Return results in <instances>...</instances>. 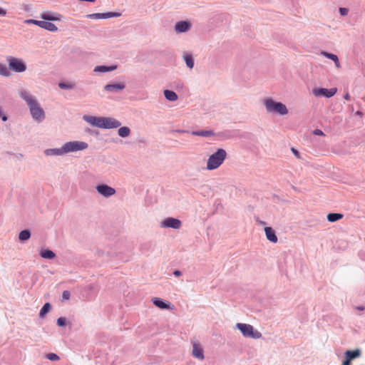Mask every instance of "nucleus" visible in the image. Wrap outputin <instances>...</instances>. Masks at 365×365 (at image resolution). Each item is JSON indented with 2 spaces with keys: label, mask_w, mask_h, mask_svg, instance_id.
<instances>
[{
  "label": "nucleus",
  "mask_w": 365,
  "mask_h": 365,
  "mask_svg": "<svg viewBox=\"0 0 365 365\" xmlns=\"http://www.w3.org/2000/svg\"><path fill=\"white\" fill-rule=\"evenodd\" d=\"M292 151L294 152V153L295 155H297L298 154V152L297 150H295L294 149H292Z\"/></svg>",
  "instance_id": "obj_46"
},
{
  "label": "nucleus",
  "mask_w": 365,
  "mask_h": 365,
  "mask_svg": "<svg viewBox=\"0 0 365 365\" xmlns=\"http://www.w3.org/2000/svg\"><path fill=\"white\" fill-rule=\"evenodd\" d=\"M46 358L50 361H58L59 359V356L54 353L48 354Z\"/></svg>",
  "instance_id": "obj_34"
},
{
  "label": "nucleus",
  "mask_w": 365,
  "mask_h": 365,
  "mask_svg": "<svg viewBox=\"0 0 365 365\" xmlns=\"http://www.w3.org/2000/svg\"><path fill=\"white\" fill-rule=\"evenodd\" d=\"M39 27L49 31H56L58 30L57 26L54 24L46 21H42L41 24H39Z\"/></svg>",
  "instance_id": "obj_17"
},
{
  "label": "nucleus",
  "mask_w": 365,
  "mask_h": 365,
  "mask_svg": "<svg viewBox=\"0 0 365 365\" xmlns=\"http://www.w3.org/2000/svg\"><path fill=\"white\" fill-rule=\"evenodd\" d=\"M121 123L113 118H103L101 117V128H118Z\"/></svg>",
  "instance_id": "obj_7"
},
{
  "label": "nucleus",
  "mask_w": 365,
  "mask_h": 365,
  "mask_svg": "<svg viewBox=\"0 0 365 365\" xmlns=\"http://www.w3.org/2000/svg\"><path fill=\"white\" fill-rule=\"evenodd\" d=\"M357 309L359 310H364V308L363 307H357Z\"/></svg>",
  "instance_id": "obj_47"
},
{
  "label": "nucleus",
  "mask_w": 365,
  "mask_h": 365,
  "mask_svg": "<svg viewBox=\"0 0 365 365\" xmlns=\"http://www.w3.org/2000/svg\"><path fill=\"white\" fill-rule=\"evenodd\" d=\"M41 17L46 21H59L61 19V15L58 14H42Z\"/></svg>",
  "instance_id": "obj_19"
},
{
  "label": "nucleus",
  "mask_w": 365,
  "mask_h": 365,
  "mask_svg": "<svg viewBox=\"0 0 365 365\" xmlns=\"http://www.w3.org/2000/svg\"><path fill=\"white\" fill-rule=\"evenodd\" d=\"M342 217H343V215L340 214V213H329L327 215V220L331 222H334L337 220H339Z\"/></svg>",
  "instance_id": "obj_24"
},
{
  "label": "nucleus",
  "mask_w": 365,
  "mask_h": 365,
  "mask_svg": "<svg viewBox=\"0 0 365 365\" xmlns=\"http://www.w3.org/2000/svg\"><path fill=\"white\" fill-rule=\"evenodd\" d=\"M192 134L195 135H200V136H210L212 134V131L210 130H205V131H194L192 132Z\"/></svg>",
  "instance_id": "obj_31"
},
{
  "label": "nucleus",
  "mask_w": 365,
  "mask_h": 365,
  "mask_svg": "<svg viewBox=\"0 0 365 365\" xmlns=\"http://www.w3.org/2000/svg\"><path fill=\"white\" fill-rule=\"evenodd\" d=\"M124 88L125 85L123 83L108 84L104 87L105 91L108 92H118Z\"/></svg>",
  "instance_id": "obj_16"
},
{
  "label": "nucleus",
  "mask_w": 365,
  "mask_h": 365,
  "mask_svg": "<svg viewBox=\"0 0 365 365\" xmlns=\"http://www.w3.org/2000/svg\"><path fill=\"white\" fill-rule=\"evenodd\" d=\"M99 194L104 197H110L115 193V190L107 185H100L96 187Z\"/></svg>",
  "instance_id": "obj_10"
},
{
  "label": "nucleus",
  "mask_w": 365,
  "mask_h": 365,
  "mask_svg": "<svg viewBox=\"0 0 365 365\" xmlns=\"http://www.w3.org/2000/svg\"><path fill=\"white\" fill-rule=\"evenodd\" d=\"M360 356V351L359 349L350 351L348 350L345 352V357L350 360L357 358Z\"/></svg>",
  "instance_id": "obj_21"
},
{
  "label": "nucleus",
  "mask_w": 365,
  "mask_h": 365,
  "mask_svg": "<svg viewBox=\"0 0 365 365\" xmlns=\"http://www.w3.org/2000/svg\"><path fill=\"white\" fill-rule=\"evenodd\" d=\"M42 21H38L34 19H26L24 21V24H35L39 26V24H41Z\"/></svg>",
  "instance_id": "obj_35"
},
{
  "label": "nucleus",
  "mask_w": 365,
  "mask_h": 365,
  "mask_svg": "<svg viewBox=\"0 0 365 365\" xmlns=\"http://www.w3.org/2000/svg\"><path fill=\"white\" fill-rule=\"evenodd\" d=\"M237 328L242 332L245 337L252 339H259L262 337V334L254 329V327L248 324L237 323Z\"/></svg>",
  "instance_id": "obj_4"
},
{
  "label": "nucleus",
  "mask_w": 365,
  "mask_h": 365,
  "mask_svg": "<svg viewBox=\"0 0 365 365\" xmlns=\"http://www.w3.org/2000/svg\"><path fill=\"white\" fill-rule=\"evenodd\" d=\"M190 27V24L187 21H178L175 26L177 33H182L187 31Z\"/></svg>",
  "instance_id": "obj_15"
},
{
  "label": "nucleus",
  "mask_w": 365,
  "mask_h": 365,
  "mask_svg": "<svg viewBox=\"0 0 365 365\" xmlns=\"http://www.w3.org/2000/svg\"><path fill=\"white\" fill-rule=\"evenodd\" d=\"M118 133L120 137L125 138L130 135V130L128 127H121L118 129Z\"/></svg>",
  "instance_id": "obj_28"
},
{
  "label": "nucleus",
  "mask_w": 365,
  "mask_h": 365,
  "mask_svg": "<svg viewBox=\"0 0 365 365\" xmlns=\"http://www.w3.org/2000/svg\"><path fill=\"white\" fill-rule=\"evenodd\" d=\"M314 135H324V133L322 130H319V129H316L314 130Z\"/></svg>",
  "instance_id": "obj_39"
},
{
  "label": "nucleus",
  "mask_w": 365,
  "mask_h": 365,
  "mask_svg": "<svg viewBox=\"0 0 365 365\" xmlns=\"http://www.w3.org/2000/svg\"><path fill=\"white\" fill-rule=\"evenodd\" d=\"M264 106L268 113H277L282 115L288 113L286 106L280 102H275L271 98L264 101Z\"/></svg>",
  "instance_id": "obj_3"
},
{
  "label": "nucleus",
  "mask_w": 365,
  "mask_h": 365,
  "mask_svg": "<svg viewBox=\"0 0 365 365\" xmlns=\"http://www.w3.org/2000/svg\"><path fill=\"white\" fill-rule=\"evenodd\" d=\"M51 309V304L49 303H46L39 312L40 317H43L46 314L50 312Z\"/></svg>",
  "instance_id": "obj_29"
},
{
  "label": "nucleus",
  "mask_w": 365,
  "mask_h": 365,
  "mask_svg": "<svg viewBox=\"0 0 365 365\" xmlns=\"http://www.w3.org/2000/svg\"><path fill=\"white\" fill-rule=\"evenodd\" d=\"M344 98H345L346 100H348V101H349V100H350V96H349V93H346V94L344 95Z\"/></svg>",
  "instance_id": "obj_45"
},
{
  "label": "nucleus",
  "mask_w": 365,
  "mask_h": 365,
  "mask_svg": "<svg viewBox=\"0 0 365 365\" xmlns=\"http://www.w3.org/2000/svg\"><path fill=\"white\" fill-rule=\"evenodd\" d=\"M117 68V66H96L94 68L95 72H108L114 71Z\"/></svg>",
  "instance_id": "obj_20"
},
{
  "label": "nucleus",
  "mask_w": 365,
  "mask_h": 365,
  "mask_svg": "<svg viewBox=\"0 0 365 365\" xmlns=\"http://www.w3.org/2000/svg\"><path fill=\"white\" fill-rule=\"evenodd\" d=\"M335 63V65L337 68H339L340 67V63L339 61V58H337V61H334Z\"/></svg>",
  "instance_id": "obj_44"
},
{
  "label": "nucleus",
  "mask_w": 365,
  "mask_h": 365,
  "mask_svg": "<svg viewBox=\"0 0 365 365\" xmlns=\"http://www.w3.org/2000/svg\"><path fill=\"white\" fill-rule=\"evenodd\" d=\"M45 153L46 155H61L64 153L63 151V146L61 148V149H49V150H46L45 151Z\"/></svg>",
  "instance_id": "obj_26"
},
{
  "label": "nucleus",
  "mask_w": 365,
  "mask_h": 365,
  "mask_svg": "<svg viewBox=\"0 0 365 365\" xmlns=\"http://www.w3.org/2000/svg\"><path fill=\"white\" fill-rule=\"evenodd\" d=\"M0 75L4 76H9L10 73L6 65L0 63Z\"/></svg>",
  "instance_id": "obj_30"
},
{
  "label": "nucleus",
  "mask_w": 365,
  "mask_h": 365,
  "mask_svg": "<svg viewBox=\"0 0 365 365\" xmlns=\"http://www.w3.org/2000/svg\"><path fill=\"white\" fill-rule=\"evenodd\" d=\"M58 86L62 89H71L73 88L74 85L72 83H60Z\"/></svg>",
  "instance_id": "obj_33"
},
{
  "label": "nucleus",
  "mask_w": 365,
  "mask_h": 365,
  "mask_svg": "<svg viewBox=\"0 0 365 365\" xmlns=\"http://www.w3.org/2000/svg\"><path fill=\"white\" fill-rule=\"evenodd\" d=\"M88 148V144L82 141H71L63 145L64 153L75 152L83 150Z\"/></svg>",
  "instance_id": "obj_5"
},
{
  "label": "nucleus",
  "mask_w": 365,
  "mask_h": 365,
  "mask_svg": "<svg viewBox=\"0 0 365 365\" xmlns=\"http://www.w3.org/2000/svg\"><path fill=\"white\" fill-rule=\"evenodd\" d=\"M227 153L224 149H218L208 158L207 162V169L212 170L219 168L224 162Z\"/></svg>",
  "instance_id": "obj_2"
},
{
  "label": "nucleus",
  "mask_w": 365,
  "mask_h": 365,
  "mask_svg": "<svg viewBox=\"0 0 365 365\" xmlns=\"http://www.w3.org/2000/svg\"><path fill=\"white\" fill-rule=\"evenodd\" d=\"M192 354L195 358H197L200 360L204 359L205 356L203 349L198 342L195 341L192 344Z\"/></svg>",
  "instance_id": "obj_11"
},
{
  "label": "nucleus",
  "mask_w": 365,
  "mask_h": 365,
  "mask_svg": "<svg viewBox=\"0 0 365 365\" xmlns=\"http://www.w3.org/2000/svg\"><path fill=\"white\" fill-rule=\"evenodd\" d=\"M164 94L168 101H175L178 99V96L174 91L165 90Z\"/></svg>",
  "instance_id": "obj_23"
},
{
  "label": "nucleus",
  "mask_w": 365,
  "mask_h": 365,
  "mask_svg": "<svg viewBox=\"0 0 365 365\" xmlns=\"http://www.w3.org/2000/svg\"><path fill=\"white\" fill-rule=\"evenodd\" d=\"M183 58L186 63L187 66L189 67L190 68H192L194 66V61H193L192 55L190 53H185L183 56Z\"/></svg>",
  "instance_id": "obj_25"
},
{
  "label": "nucleus",
  "mask_w": 365,
  "mask_h": 365,
  "mask_svg": "<svg viewBox=\"0 0 365 365\" xmlns=\"http://www.w3.org/2000/svg\"><path fill=\"white\" fill-rule=\"evenodd\" d=\"M173 274H174V275L178 277V276H180L181 274V272L180 271H178V270H176V271L174 272Z\"/></svg>",
  "instance_id": "obj_43"
},
{
  "label": "nucleus",
  "mask_w": 365,
  "mask_h": 365,
  "mask_svg": "<svg viewBox=\"0 0 365 365\" xmlns=\"http://www.w3.org/2000/svg\"><path fill=\"white\" fill-rule=\"evenodd\" d=\"M119 14L118 13L108 12V13H96L92 14H88L86 17L89 19H108L114 16H118Z\"/></svg>",
  "instance_id": "obj_12"
},
{
  "label": "nucleus",
  "mask_w": 365,
  "mask_h": 365,
  "mask_svg": "<svg viewBox=\"0 0 365 365\" xmlns=\"http://www.w3.org/2000/svg\"><path fill=\"white\" fill-rule=\"evenodd\" d=\"M19 96L27 103L33 118L37 121L43 120L45 118V113L36 98L26 91H20Z\"/></svg>",
  "instance_id": "obj_1"
},
{
  "label": "nucleus",
  "mask_w": 365,
  "mask_h": 365,
  "mask_svg": "<svg viewBox=\"0 0 365 365\" xmlns=\"http://www.w3.org/2000/svg\"><path fill=\"white\" fill-rule=\"evenodd\" d=\"M8 62L9 68L15 72L21 73L26 70V66L22 59L9 57Z\"/></svg>",
  "instance_id": "obj_6"
},
{
  "label": "nucleus",
  "mask_w": 365,
  "mask_h": 365,
  "mask_svg": "<svg viewBox=\"0 0 365 365\" xmlns=\"http://www.w3.org/2000/svg\"><path fill=\"white\" fill-rule=\"evenodd\" d=\"M152 302L160 309H170V304H166L160 298L155 297L152 299Z\"/></svg>",
  "instance_id": "obj_18"
},
{
  "label": "nucleus",
  "mask_w": 365,
  "mask_h": 365,
  "mask_svg": "<svg viewBox=\"0 0 365 365\" xmlns=\"http://www.w3.org/2000/svg\"><path fill=\"white\" fill-rule=\"evenodd\" d=\"M181 225L180 220L173 217H168L161 222L162 227H171L174 229H179Z\"/></svg>",
  "instance_id": "obj_9"
},
{
  "label": "nucleus",
  "mask_w": 365,
  "mask_h": 365,
  "mask_svg": "<svg viewBox=\"0 0 365 365\" xmlns=\"http://www.w3.org/2000/svg\"><path fill=\"white\" fill-rule=\"evenodd\" d=\"M348 12H349V10L346 8H340L339 9V13L341 16L347 15Z\"/></svg>",
  "instance_id": "obj_38"
},
{
  "label": "nucleus",
  "mask_w": 365,
  "mask_h": 365,
  "mask_svg": "<svg viewBox=\"0 0 365 365\" xmlns=\"http://www.w3.org/2000/svg\"><path fill=\"white\" fill-rule=\"evenodd\" d=\"M6 10L0 7V16H5L6 15Z\"/></svg>",
  "instance_id": "obj_41"
},
{
  "label": "nucleus",
  "mask_w": 365,
  "mask_h": 365,
  "mask_svg": "<svg viewBox=\"0 0 365 365\" xmlns=\"http://www.w3.org/2000/svg\"><path fill=\"white\" fill-rule=\"evenodd\" d=\"M336 91L337 89L336 88H332L330 89L316 88L312 90V93L316 97L324 96L327 98L332 97L336 93Z\"/></svg>",
  "instance_id": "obj_8"
},
{
  "label": "nucleus",
  "mask_w": 365,
  "mask_h": 365,
  "mask_svg": "<svg viewBox=\"0 0 365 365\" xmlns=\"http://www.w3.org/2000/svg\"><path fill=\"white\" fill-rule=\"evenodd\" d=\"M264 232L267 239L272 242V243H277L278 241V238L276 235V232L271 227H264Z\"/></svg>",
  "instance_id": "obj_13"
},
{
  "label": "nucleus",
  "mask_w": 365,
  "mask_h": 365,
  "mask_svg": "<svg viewBox=\"0 0 365 365\" xmlns=\"http://www.w3.org/2000/svg\"><path fill=\"white\" fill-rule=\"evenodd\" d=\"M0 117L2 118V120L4 121H6L7 120V117H6V115L3 114L2 109H1V107H0Z\"/></svg>",
  "instance_id": "obj_40"
},
{
  "label": "nucleus",
  "mask_w": 365,
  "mask_h": 365,
  "mask_svg": "<svg viewBox=\"0 0 365 365\" xmlns=\"http://www.w3.org/2000/svg\"><path fill=\"white\" fill-rule=\"evenodd\" d=\"M350 359L346 358L345 360L343 361L342 365H350Z\"/></svg>",
  "instance_id": "obj_42"
},
{
  "label": "nucleus",
  "mask_w": 365,
  "mask_h": 365,
  "mask_svg": "<svg viewBox=\"0 0 365 365\" xmlns=\"http://www.w3.org/2000/svg\"><path fill=\"white\" fill-rule=\"evenodd\" d=\"M83 119L93 126L101 128V117L83 115Z\"/></svg>",
  "instance_id": "obj_14"
},
{
  "label": "nucleus",
  "mask_w": 365,
  "mask_h": 365,
  "mask_svg": "<svg viewBox=\"0 0 365 365\" xmlns=\"http://www.w3.org/2000/svg\"><path fill=\"white\" fill-rule=\"evenodd\" d=\"M40 255L41 257L45 259H53L56 257L55 253L53 251L48 250H41Z\"/></svg>",
  "instance_id": "obj_22"
},
{
  "label": "nucleus",
  "mask_w": 365,
  "mask_h": 365,
  "mask_svg": "<svg viewBox=\"0 0 365 365\" xmlns=\"http://www.w3.org/2000/svg\"><path fill=\"white\" fill-rule=\"evenodd\" d=\"M323 54V56H324L325 57L329 58V59H331L332 61H337V56L335 55V54H332V53H327V52H322V53Z\"/></svg>",
  "instance_id": "obj_32"
},
{
  "label": "nucleus",
  "mask_w": 365,
  "mask_h": 365,
  "mask_svg": "<svg viewBox=\"0 0 365 365\" xmlns=\"http://www.w3.org/2000/svg\"><path fill=\"white\" fill-rule=\"evenodd\" d=\"M70 297H71V294H70L69 291L65 290V291L63 292L62 297H63V299L68 300V299H70Z\"/></svg>",
  "instance_id": "obj_36"
},
{
  "label": "nucleus",
  "mask_w": 365,
  "mask_h": 365,
  "mask_svg": "<svg viewBox=\"0 0 365 365\" xmlns=\"http://www.w3.org/2000/svg\"><path fill=\"white\" fill-rule=\"evenodd\" d=\"M57 324L59 326V327H63V326H65L66 324V320L63 317H59L58 319H57Z\"/></svg>",
  "instance_id": "obj_37"
},
{
  "label": "nucleus",
  "mask_w": 365,
  "mask_h": 365,
  "mask_svg": "<svg viewBox=\"0 0 365 365\" xmlns=\"http://www.w3.org/2000/svg\"><path fill=\"white\" fill-rule=\"evenodd\" d=\"M31 233L28 230H22L19 235V239L21 241H25L30 238Z\"/></svg>",
  "instance_id": "obj_27"
}]
</instances>
